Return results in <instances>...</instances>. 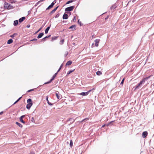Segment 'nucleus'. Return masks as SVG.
I'll return each mask as SVG.
<instances>
[{
	"mask_svg": "<svg viewBox=\"0 0 154 154\" xmlns=\"http://www.w3.org/2000/svg\"><path fill=\"white\" fill-rule=\"evenodd\" d=\"M29 27H30V25H27V27L29 28Z\"/></svg>",
	"mask_w": 154,
	"mask_h": 154,
	"instance_id": "nucleus-42",
	"label": "nucleus"
},
{
	"mask_svg": "<svg viewBox=\"0 0 154 154\" xmlns=\"http://www.w3.org/2000/svg\"><path fill=\"white\" fill-rule=\"evenodd\" d=\"M16 124L20 127L22 128L23 127L22 125L21 124H20L17 122H16Z\"/></svg>",
	"mask_w": 154,
	"mask_h": 154,
	"instance_id": "nucleus-17",
	"label": "nucleus"
},
{
	"mask_svg": "<svg viewBox=\"0 0 154 154\" xmlns=\"http://www.w3.org/2000/svg\"><path fill=\"white\" fill-rule=\"evenodd\" d=\"M73 9V7L71 6L66 8L65 9V11H72Z\"/></svg>",
	"mask_w": 154,
	"mask_h": 154,
	"instance_id": "nucleus-7",
	"label": "nucleus"
},
{
	"mask_svg": "<svg viewBox=\"0 0 154 154\" xmlns=\"http://www.w3.org/2000/svg\"><path fill=\"white\" fill-rule=\"evenodd\" d=\"M146 79H144L142 81H141L140 83L136 86V87L135 88V89H138L140 87L141 85L142 84L145 82V80H146Z\"/></svg>",
	"mask_w": 154,
	"mask_h": 154,
	"instance_id": "nucleus-4",
	"label": "nucleus"
},
{
	"mask_svg": "<svg viewBox=\"0 0 154 154\" xmlns=\"http://www.w3.org/2000/svg\"><path fill=\"white\" fill-rule=\"evenodd\" d=\"M74 70H70L69 71V72L67 73V75H68L70 74L71 73H72V72L74 71Z\"/></svg>",
	"mask_w": 154,
	"mask_h": 154,
	"instance_id": "nucleus-23",
	"label": "nucleus"
},
{
	"mask_svg": "<svg viewBox=\"0 0 154 154\" xmlns=\"http://www.w3.org/2000/svg\"><path fill=\"white\" fill-rule=\"evenodd\" d=\"M105 125H103L102 127H103L105 126Z\"/></svg>",
	"mask_w": 154,
	"mask_h": 154,
	"instance_id": "nucleus-43",
	"label": "nucleus"
},
{
	"mask_svg": "<svg viewBox=\"0 0 154 154\" xmlns=\"http://www.w3.org/2000/svg\"><path fill=\"white\" fill-rule=\"evenodd\" d=\"M100 42V40L98 39H96L94 41L95 44L93 43L92 44L91 47L93 48L94 46L97 47L98 46V44Z\"/></svg>",
	"mask_w": 154,
	"mask_h": 154,
	"instance_id": "nucleus-3",
	"label": "nucleus"
},
{
	"mask_svg": "<svg viewBox=\"0 0 154 154\" xmlns=\"http://www.w3.org/2000/svg\"><path fill=\"white\" fill-rule=\"evenodd\" d=\"M33 89L30 90H29L28 91L30 92V91H33Z\"/></svg>",
	"mask_w": 154,
	"mask_h": 154,
	"instance_id": "nucleus-37",
	"label": "nucleus"
},
{
	"mask_svg": "<svg viewBox=\"0 0 154 154\" xmlns=\"http://www.w3.org/2000/svg\"><path fill=\"white\" fill-rule=\"evenodd\" d=\"M59 14H57V15H56V17H55V18L58 17H59Z\"/></svg>",
	"mask_w": 154,
	"mask_h": 154,
	"instance_id": "nucleus-34",
	"label": "nucleus"
},
{
	"mask_svg": "<svg viewBox=\"0 0 154 154\" xmlns=\"http://www.w3.org/2000/svg\"><path fill=\"white\" fill-rule=\"evenodd\" d=\"M72 63V62L71 61H69L67 62L66 64V66H69Z\"/></svg>",
	"mask_w": 154,
	"mask_h": 154,
	"instance_id": "nucleus-15",
	"label": "nucleus"
},
{
	"mask_svg": "<svg viewBox=\"0 0 154 154\" xmlns=\"http://www.w3.org/2000/svg\"><path fill=\"white\" fill-rule=\"evenodd\" d=\"M55 3H54V2H53L51 4L49 5L48 7L47 8L48 9H50V8H52L53 6H54V5Z\"/></svg>",
	"mask_w": 154,
	"mask_h": 154,
	"instance_id": "nucleus-11",
	"label": "nucleus"
},
{
	"mask_svg": "<svg viewBox=\"0 0 154 154\" xmlns=\"http://www.w3.org/2000/svg\"><path fill=\"white\" fill-rule=\"evenodd\" d=\"M56 95L57 99H61V95L60 94H59L57 93H56Z\"/></svg>",
	"mask_w": 154,
	"mask_h": 154,
	"instance_id": "nucleus-9",
	"label": "nucleus"
},
{
	"mask_svg": "<svg viewBox=\"0 0 154 154\" xmlns=\"http://www.w3.org/2000/svg\"><path fill=\"white\" fill-rule=\"evenodd\" d=\"M76 20V17H74V20Z\"/></svg>",
	"mask_w": 154,
	"mask_h": 154,
	"instance_id": "nucleus-39",
	"label": "nucleus"
},
{
	"mask_svg": "<svg viewBox=\"0 0 154 154\" xmlns=\"http://www.w3.org/2000/svg\"><path fill=\"white\" fill-rule=\"evenodd\" d=\"M91 90L89 91L88 92H82L80 94L82 96H85L87 95L91 91Z\"/></svg>",
	"mask_w": 154,
	"mask_h": 154,
	"instance_id": "nucleus-5",
	"label": "nucleus"
},
{
	"mask_svg": "<svg viewBox=\"0 0 154 154\" xmlns=\"http://www.w3.org/2000/svg\"><path fill=\"white\" fill-rule=\"evenodd\" d=\"M70 145L71 147L72 146V140L70 141Z\"/></svg>",
	"mask_w": 154,
	"mask_h": 154,
	"instance_id": "nucleus-27",
	"label": "nucleus"
},
{
	"mask_svg": "<svg viewBox=\"0 0 154 154\" xmlns=\"http://www.w3.org/2000/svg\"><path fill=\"white\" fill-rule=\"evenodd\" d=\"M27 104L26 107L27 109H29L32 105V103L31 99H29L27 100Z\"/></svg>",
	"mask_w": 154,
	"mask_h": 154,
	"instance_id": "nucleus-1",
	"label": "nucleus"
},
{
	"mask_svg": "<svg viewBox=\"0 0 154 154\" xmlns=\"http://www.w3.org/2000/svg\"><path fill=\"white\" fill-rule=\"evenodd\" d=\"M64 41V40L63 39L61 41H60V42H61L62 43V44H63V42Z\"/></svg>",
	"mask_w": 154,
	"mask_h": 154,
	"instance_id": "nucleus-36",
	"label": "nucleus"
},
{
	"mask_svg": "<svg viewBox=\"0 0 154 154\" xmlns=\"http://www.w3.org/2000/svg\"><path fill=\"white\" fill-rule=\"evenodd\" d=\"M3 113V112H0V115L1 114H2Z\"/></svg>",
	"mask_w": 154,
	"mask_h": 154,
	"instance_id": "nucleus-40",
	"label": "nucleus"
},
{
	"mask_svg": "<svg viewBox=\"0 0 154 154\" xmlns=\"http://www.w3.org/2000/svg\"><path fill=\"white\" fill-rule=\"evenodd\" d=\"M72 2V1H68V2H67L66 4H69V3H70Z\"/></svg>",
	"mask_w": 154,
	"mask_h": 154,
	"instance_id": "nucleus-31",
	"label": "nucleus"
},
{
	"mask_svg": "<svg viewBox=\"0 0 154 154\" xmlns=\"http://www.w3.org/2000/svg\"><path fill=\"white\" fill-rule=\"evenodd\" d=\"M49 29H50L49 27H48L46 28V29H45V33L47 34L48 33V31L49 30Z\"/></svg>",
	"mask_w": 154,
	"mask_h": 154,
	"instance_id": "nucleus-19",
	"label": "nucleus"
},
{
	"mask_svg": "<svg viewBox=\"0 0 154 154\" xmlns=\"http://www.w3.org/2000/svg\"><path fill=\"white\" fill-rule=\"evenodd\" d=\"M147 132L146 131L143 132L142 134V136L144 138H145L147 135Z\"/></svg>",
	"mask_w": 154,
	"mask_h": 154,
	"instance_id": "nucleus-10",
	"label": "nucleus"
},
{
	"mask_svg": "<svg viewBox=\"0 0 154 154\" xmlns=\"http://www.w3.org/2000/svg\"><path fill=\"white\" fill-rule=\"evenodd\" d=\"M42 29V28H40L39 30L36 32V33H37L38 32H39Z\"/></svg>",
	"mask_w": 154,
	"mask_h": 154,
	"instance_id": "nucleus-35",
	"label": "nucleus"
},
{
	"mask_svg": "<svg viewBox=\"0 0 154 154\" xmlns=\"http://www.w3.org/2000/svg\"><path fill=\"white\" fill-rule=\"evenodd\" d=\"M30 154H35V153L34 152H31L30 153Z\"/></svg>",
	"mask_w": 154,
	"mask_h": 154,
	"instance_id": "nucleus-38",
	"label": "nucleus"
},
{
	"mask_svg": "<svg viewBox=\"0 0 154 154\" xmlns=\"http://www.w3.org/2000/svg\"><path fill=\"white\" fill-rule=\"evenodd\" d=\"M75 27H76L75 25H72V26H71L69 28L71 29H72V28H74V29H75Z\"/></svg>",
	"mask_w": 154,
	"mask_h": 154,
	"instance_id": "nucleus-22",
	"label": "nucleus"
},
{
	"mask_svg": "<svg viewBox=\"0 0 154 154\" xmlns=\"http://www.w3.org/2000/svg\"><path fill=\"white\" fill-rule=\"evenodd\" d=\"M58 7H57L56 8H54L52 11V12H54L55 11H56V10L57 9V8Z\"/></svg>",
	"mask_w": 154,
	"mask_h": 154,
	"instance_id": "nucleus-28",
	"label": "nucleus"
},
{
	"mask_svg": "<svg viewBox=\"0 0 154 154\" xmlns=\"http://www.w3.org/2000/svg\"><path fill=\"white\" fill-rule=\"evenodd\" d=\"M21 98V97H20L14 103V104H15L16 103H17V102H18L20 100V99Z\"/></svg>",
	"mask_w": 154,
	"mask_h": 154,
	"instance_id": "nucleus-26",
	"label": "nucleus"
},
{
	"mask_svg": "<svg viewBox=\"0 0 154 154\" xmlns=\"http://www.w3.org/2000/svg\"><path fill=\"white\" fill-rule=\"evenodd\" d=\"M25 116L23 115L21 116L20 118V121L23 123H25V122L23 120V118Z\"/></svg>",
	"mask_w": 154,
	"mask_h": 154,
	"instance_id": "nucleus-8",
	"label": "nucleus"
},
{
	"mask_svg": "<svg viewBox=\"0 0 154 154\" xmlns=\"http://www.w3.org/2000/svg\"><path fill=\"white\" fill-rule=\"evenodd\" d=\"M37 40V39L36 38L33 39L31 40V41H36Z\"/></svg>",
	"mask_w": 154,
	"mask_h": 154,
	"instance_id": "nucleus-30",
	"label": "nucleus"
},
{
	"mask_svg": "<svg viewBox=\"0 0 154 154\" xmlns=\"http://www.w3.org/2000/svg\"><path fill=\"white\" fill-rule=\"evenodd\" d=\"M57 72L55 73L54 75L53 76V78L50 80V81L48 82H46V83H45V84H48V83H50L51 82L54 80V79L55 78V77L56 76V75H57Z\"/></svg>",
	"mask_w": 154,
	"mask_h": 154,
	"instance_id": "nucleus-6",
	"label": "nucleus"
},
{
	"mask_svg": "<svg viewBox=\"0 0 154 154\" xmlns=\"http://www.w3.org/2000/svg\"><path fill=\"white\" fill-rule=\"evenodd\" d=\"M5 7L8 10H11L13 9L14 7L12 6L11 5L8 4V3L5 2Z\"/></svg>",
	"mask_w": 154,
	"mask_h": 154,
	"instance_id": "nucleus-2",
	"label": "nucleus"
},
{
	"mask_svg": "<svg viewBox=\"0 0 154 154\" xmlns=\"http://www.w3.org/2000/svg\"><path fill=\"white\" fill-rule=\"evenodd\" d=\"M68 15L66 14H64L63 16V18L65 19H66L68 18Z\"/></svg>",
	"mask_w": 154,
	"mask_h": 154,
	"instance_id": "nucleus-12",
	"label": "nucleus"
},
{
	"mask_svg": "<svg viewBox=\"0 0 154 154\" xmlns=\"http://www.w3.org/2000/svg\"><path fill=\"white\" fill-rule=\"evenodd\" d=\"M18 23V21L17 20H15L14 21V26H16Z\"/></svg>",
	"mask_w": 154,
	"mask_h": 154,
	"instance_id": "nucleus-20",
	"label": "nucleus"
},
{
	"mask_svg": "<svg viewBox=\"0 0 154 154\" xmlns=\"http://www.w3.org/2000/svg\"><path fill=\"white\" fill-rule=\"evenodd\" d=\"M25 17H23L20 18L19 20V22L21 23L23 21L24 19H25Z\"/></svg>",
	"mask_w": 154,
	"mask_h": 154,
	"instance_id": "nucleus-13",
	"label": "nucleus"
},
{
	"mask_svg": "<svg viewBox=\"0 0 154 154\" xmlns=\"http://www.w3.org/2000/svg\"><path fill=\"white\" fill-rule=\"evenodd\" d=\"M78 23L80 24V25L81 26H82L81 22H80L79 20L78 21Z\"/></svg>",
	"mask_w": 154,
	"mask_h": 154,
	"instance_id": "nucleus-33",
	"label": "nucleus"
},
{
	"mask_svg": "<svg viewBox=\"0 0 154 154\" xmlns=\"http://www.w3.org/2000/svg\"><path fill=\"white\" fill-rule=\"evenodd\" d=\"M124 78L123 80H122V81L121 82V84H123V82H124Z\"/></svg>",
	"mask_w": 154,
	"mask_h": 154,
	"instance_id": "nucleus-32",
	"label": "nucleus"
},
{
	"mask_svg": "<svg viewBox=\"0 0 154 154\" xmlns=\"http://www.w3.org/2000/svg\"><path fill=\"white\" fill-rule=\"evenodd\" d=\"M57 37H53L52 38V41H53L54 40L56 39H57Z\"/></svg>",
	"mask_w": 154,
	"mask_h": 154,
	"instance_id": "nucleus-25",
	"label": "nucleus"
},
{
	"mask_svg": "<svg viewBox=\"0 0 154 154\" xmlns=\"http://www.w3.org/2000/svg\"><path fill=\"white\" fill-rule=\"evenodd\" d=\"M96 74L97 75H100L102 74V72L100 71H97L96 72Z\"/></svg>",
	"mask_w": 154,
	"mask_h": 154,
	"instance_id": "nucleus-21",
	"label": "nucleus"
},
{
	"mask_svg": "<svg viewBox=\"0 0 154 154\" xmlns=\"http://www.w3.org/2000/svg\"><path fill=\"white\" fill-rule=\"evenodd\" d=\"M46 100L47 101V103H48L50 105H51V106H52L53 105L51 103L49 102V101L48 100V97H47L46 98Z\"/></svg>",
	"mask_w": 154,
	"mask_h": 154,
	"instance_id": "nucleus-16",
	"label": "nucleus"
},
{
	"mask_svg": "<svg viewBox=\"0 0 154 154\" xmlns=\"http://www.w3.org/2000/svg\"><path fill=\"white\" fill-rule=\"evenodd\" d=\"M44 33H40L38 35L37 38H41L43 35Z\"/></svg>",
	"mask_w": 154,
	"mask_h": 154,
	"instance_id": "nucleus-14",
	"label": "nucleus"
},
{
	"mask_svg": "<svg viewBox=\"0 0 154 154\" xmlns=\"http://www.w3.org/2000/svg\"><path fill=\"white\" fill-rule=\"evenodd\" d=\"M63 66V64H61L60 66V67L59 68V70H58V71H57V72H58L60 70V69H61V68H62V67Z\"/></svg>",
	"mask_w": 154,
	"mask_h": 154,
	"instance_id": "nucleus-29",
	"label": "nucleus"
},
{
	"mask_svg": "<svg viewBox=\"0 0 154 154\" xmlns=\"http://www.w3.org/2000/svg\"><path fill=\"white\" fill-rule=\"evenodd\" d=\"M31 121L32 122H34H34H35V120L34 118L33 117H32V118H31Z\"/></svg>",
	"mask_w": 154,
	"mask_h": 154,
	"instance_id": "nucleus-24",
	"label": "nucleus"
},
{
	"mask_svg": "<svg viewBox=\"0 0 154 154\" xmlns=\"http://www.w3.org/2000/svg\"><path fill=\"white\" fill-rule=\"evenodd\" d=\"M13 42V40H12V39H11L9 40L8 41L7 43L8 44H10L12 43Z\"/></svg>",
	"mask_w": 154,
	"mask_h": 154,
	"instance_id": "nucleus-18",
	"label": "nucleus"
},
{
	"mask_svg": "<svg viewBox=\"0 0 154 154\" xmlns=\"http://www.w3.org/2000/svg\"><path fill=\"white\" fill-rule=\"evenodd\" d=\"M50 36H48V37L46 36V37H45L44 38V39H45V38H48V37H49Z\"/></svg>",
	"mask_w": 154,
	"mask_h": 154,
	"instance_id": "nucleus-41",
	"label": "nucleus"
}]
</instances>
